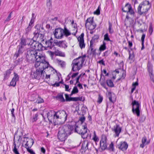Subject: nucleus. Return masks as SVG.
<instances>
[{
  "label": "nucleus",
  "instance_id": "obj_20",
  "mask_svg": "<svg viewBox=\"0 0 154 154\" xmlns=\"http://www.w3.org/2000/svg\"><path fill=\"white\" fill-rule=\"evenodd\" d=\"M38 35L37 36H36V38L35 37V34L34 35V36L33 37V39L35 40H37L38 41H40L41 42H42L44 41L45 40L44 38V33H41L40 34H38Z\"/></svg>",
  "mask_w": 154,
  "mask_h": 154
},
{
  "label": "nucleus",
  "instance_id": "obj_32",
  "mask_svg": "<svg viewBox=\"0 0 154 154\" xmlns=\"http://www.w3.org/2000/svg\"><path fill=\"white\" fill-rule=\"evenodd\" d=\"M106 83L109 87L112 88L114 86V85L111 79L107 80H106Z\"/></svg>",
  "mask_w": 154,
  "mask_h": 154
},
{
  "label": "nucleus",
  "instance_id": "obj_34",
  "mask_svg": "<svg viewBox=\"0 0 154 154\" xmlns=\"http://www.w3.org/2000/svg\"><path fill=\"white\" fill-rule=\"evenodd\" d=\"M93 45V44H90L89 50L91 51L90 54H92L93 55H95L96 54V49H94Z\"/></svg>",
  "mask_w": 154,
  "mask_h": 154
},
{
  "label": "nucleus",
  "instance_id": "obj_30",
  "mask_svg": "<svg viewBox=\"0 0 154 154\" xmlns=\"http://www.w3.org/2000/svg\"><path fill=\"white\" fill-rule=\"evenodd\" d=\"M94 23V21L93 18H88L87 19L86 21L85 26H88L89 24H91Z\"/></svg>",
  "mask_w": 154,
  "mask_h": 154
},
{
  "label": "nucleus",
  "instance_id": "obj_43",
  "mask_svg": "<svg viewBox=\"0 0 154 154\" xmlns=\"http://www.w3.org/2000/svg\"><path fill=\"white\" fill-rule=\"evenodd\" d=\"M109 150L110 151H113L114 150V144L112 142H111L109 148Z\"/></svg>",
  "mask_w": 154,
  "mask_h": 154
},
{
  "label": "nucleus",
  "instance_id": "obj_41",
  "mask_svg": "<svg viewBox=\"0 0 154 154\" xmlns=\"http://www.w3.org/2000/svg\"><path fill=\"white\" fill-rule=\"evenodd\" d=\"M19 77L17 73L15 72L14 73V77L12 79L14 80L17 81L19 80Z\"/></svg>",
  "mask_w": 154,
  "mask_h": 154
},
{
  "label": "nucleus",
  "instance_id": "obj_61",
  "mask_svg": "<svg viewBox=\"0 0 154 154\" xmlns=\"http://www.w3.org/2000/svg\"><path fill=\"white\" fill-rule=\"evenodd\" d=\"M98 63L103 66L105 65V63H104V62L103 61V59H102L100 60H99Z\"/></svg>",
  "mask_w": 154,
  "mask_h": 154
},
{
  "label": "nucleus",
  "instance_id": "obj_56",
  "mask_svg": "<svg viewBox=\"0 0 154 154\" xmlns=\"http://www.w3.org/2000/svg\"><path fill=\"white\" fill-rule=\"evenodd\" d=\"M94 14H96L97 15H99L100 14V11L99 9V7L97 9V10L94 12Z\"/></svg>",
  "mask_w": 154,
  "mask_h": 154
},
{
  "label": "nucleus",
  "instance_id": "obj_22",
  "mask_svg": "<svg viewBox=\"0 0 154 154\" xmlns=\"http://www.w3.org/2000/svg\"><path fill=\"white\" fill-rule=\"evenodd\" d=\"M54 43L56 45L58 46L59 47H64L65 46H66V47L67 46L64 43L63 41H58L56 40L54 42Z\"/></svg>",
  "mask_w": 154,
  "mask_h": 154
},
{
  "label": "nucleus",
  "instance_id": "obj_57",
  "mask_svg": "<svg viewBox=\"0 0 154 154\" xmlns=\"http://www.w3.org/2000/svg\"><path fill=\"white\" fill-rule=\"evenodd\" d=\"M108 95L109 96V99L110 101L113 103H114V101L112 100V98L111 96V93L110 92L108 93Z\"/></svg>",
  "mask_w": 154,
  "mask_h": 154
},
{
  "label": "nucleus",
  "instance_id": "obj_5",
  "mask_svg": "<svg viewBox=\"0 0 154 154\" xmlns=\"http://www.w3.org/2000/svg\"><path fill=\"white\" fill-rule=\"evenodd\" d=\"M85 57L86 56L85 55L82 57H80L74 59L71 64L72 67V70L75 72L80 69L82 66Z\"/></svg>",
  "mask_w": 154,
  "mask_h": 154
},
{
  "label": "nucleus",
  "instance_id": "obj_36",
  "mask_svg": "<svg viewBox=\"0 0 154 154\" xmlns=\"http://www.w3.org/2000/svg\"><path fill=\"white\" fill-rule=\"evenodd\" d=\"M147 67L149 73H152V65L150 63H149L148 64Z\"/></svg>",
  "mask_w": 154,
  "mask_h": 154
},
{
  "label": "nucleus",
  "instance_id": "obj_51",
  "mask_svg": "<svg viewBox=\"0 0 154 154\" xmlns=\"http://www.w3.org/2000/svg\"><path fill=\"white\" fill-rule=\"evenodd\" d=\"M32 27V26H28L26 29V33H28L31 30Z\"/></svg>",
  "mask_w": 154,
  "mask_h": 154
},
{
  "label": "nucleus",
  "instance_id": "obj_23",
  "mask_svg": "<svg viewBox=\"0 0 154 154\" xmlns=\"http://www.w3.org/2000/svg\"><path fill=\"white\" fill-rule=\"evenodd\" d=\"M62 31L63 36L65 35L66 37H68L71 34V33L66 27H64V29H62Z\"/></svg>",
  "mask_w": 154,
  "mask_h": 154
},
{
  "label": "nucleus",
  "instance_id": "obj_8",
  "mask_svg": "<svg viewBox=\"0 0 154 154\" xmlns=\"http://www.w3.org/2000/svg\"><path fill=\"white\" fill-rule=\"evenodd\" d=\"M63 116L64 117L65 120L66 121L67 119V114L66 113L65 111L63 110L58 111L56 112L52 116V117L54 118L53 122L54 121L55 118L56 119H61L63 118Z\"/></svg>",
  "mask_w": 154,
  "mask_h": 154
},
{
  "label": "nucleus",
  "instance_id": "obj_21",
  "mask_svg": "<svg viewBox=\"0 0 154 154\" xmlns=\"http://www.w3.org/2000/svg\"><path fill=\"white\" fill-rule=\"evenodd\" d=\"M52 54H55L57 56H59L61 57H64L65 54L64 53H63L61 51L58 50H56L54 52H50Z\"/></svg>",
  "mask_w": 154,
  "mask_h": 154
},
{
  "label": "nucleus",
  "instance_id": "obj_50",
  "mask_svg": "<svg viewBox=\"0 0 154 154\" xmlns=\"http://www.w3.org/2000/svg\"><path fill=\"white\" fill-rule=\"evenodd\" d=\"M103 100V97L102 96H101L100 95H99L98 97V99L97 100V102L99 103H101Z\"/></svg>",
  "mask_w": 154,
  "mask_h": 154
},
{
  "label": "nucleus",
  "instance_id": "obj_49",
  "mask_svg": "<svg viewBox=\"0 0 154 154\" xmlns=\"http://www.w3.org/2000/svg\"><path fill=\"white\" fill-rule=\"evenodd\" d=\"M14 149L13 150V151L14 152V153L15 154H20L19 152L17 151V149L16 148V144L14 142Z\"/></svg>",
  "mask_w": 154,
  "mask_h": 154
},
{
  "label": "nucleus",
  "instance_id": "obj_11",
  "mask_svg": "<svg viewBox=\"0 0 154 154\" xmlns=\"http://www.w3.org/2000/svg\"><path fill=\"white\" fill-rule=\"evenodd\" d=\"M122 10L123 12H127L128 14H130L131 15H134V12L132 9L131 5L127 4L124 8H122Z\"/></svg>",
  "mask_w": 154,
  "mask_h": 154
},
{
  "label": "nucleus",
  "instance_id": "obj_19",
  "mask_svg": "<svg viewBox=\"0 0 154 154\" xmlns=\"http://www.w3.org/2000/svg\"><path fill=\"white\" fill-rule=\"evenodd\" d=\"M128 145L125 142H121L119 145V148L122 151H125L127 149Z\"/></svg>",
  "mask_w": 154,
  "mask_h": 154
},
{
  "label": "nucleus",
  "instance_id": "obj_13",
  "mask_svg": "<svg viewBox=\"0 0 154 154\" xmlns=\"http://www.w3.org/2000/svg\"><path fill=\"white\" fill-rule=\"evenodd\" d=\"M84 33H82L81 35L78 38V41L79 42V45L81 49L85 48V45L84 39Z\"/></svg>",
  "mask_w": 154,
  "mask_h": 154
},
{
  "label": "nucleus",
  "instance_id": "obj_53",
  "mask_svg": "<svg viewBox=\"0 0 154 154\" xmlns=\"http://www.w3.org/2000/svg\"><path fill=\"white\" fill-rule=\"evenodd\" d=\"M85 117L83 116L79 117V120L81 121L82 123H83L85 121Z\"/></svg>",
  "mask_w": 154,
  "mask_h": 154
},
{
  "label": "nucleus",
  "instance_id": "obj_3",
  "mask_svg": "<svg viewBox=\"0 0 154 154\" xmlns=\"http://www.w3.org/2000/svg\"><path fill=\"white\" fill-rule=\"evenodd\" d=\"M72 128V126L69 125L65 126L59 128V131L57 135L58 139L61 141H64L67 138V136L71 134L70 129Z\"/></svg>",
  "mask_w": 154,
  "mask_h": 154
},
{
  "label": "nucleus",
  "instance_id": "obj_54",
  "mask_svg": "<svg viewBox=\"0 0 154 154\" xmlns=\"http://www.w3.org/2000/svg\"><path fill=\"white\" fill-rule=\"evenodd\" d=\"M47 7L50 8L51 6V3L50 1V0H47V2L46 4Z\"/></svg>",
  "mask_w": 154,
  "mask_h": 154
},
{
  "label": "nucleus",
  "instance_id": "obj_47",
  "mask_svg": "<svg viewBox=\"0 0 154 154\" xmlns=\"http://www.w3.org/2000/svg\"><path fill=\"white\" fill-rule=\"evenodd\" d=\"M146 117L144 115H142L139 119V121L140 122H143L145 120Z\"/></svg>",
  "mask_w": 154,
  "mask_h": 154
},
{
  "label": "nucleus",
  "instance_id": "obj_37",
  "mask_svg": "<svg viewBox=\"0 0 154 154\" xmlns=\"http://www.w3.org/2000/svg\"><path fill=\"white\" fill-rule=\"evenodd\" d=\"M106 43L105 42L103 41V44L100 46L99 48V50L100 51H103L106 49Z\"/></svg>",
  "mask_w": 154,
  "mask_h": 154
},
{
  "label": "nucleus",
  "instance_id": "obj_63",
  "mask_svg": "<svg viewBox=\"0 0 154 154\" xmlns=\"http://www.w3.org/2000/svg\"><path fill=\"white\" fill-rule=\"evenodd\" d=\"M11 16H10V15H9L8 17L5 20V22H6L9 21L11 20Z\"/></svg>",
  "mask_w": 154,
  "mask_h": 154
},
{
  "label": "nucleus",
  "instance_id": "obj_12",
  "mask_svg": "<svg viewBox=\"0 0 154 154\" xmlns=\"http://www.w3.org/2000/svg\"><path fill=\"white\" fill-rule=\"evenodd\" d=\"M18 50L16 51L14 56V58L16 59L20 55H21L24 51L25 48L22 46L18 45L17 47Z\"/></svg>",
  "mask_w": 154,
  "mask_h": 154
},
{
  "label": "nucleus",
  "instance_id": "obj_27",
  "mask_svg": "<svg viewBox=\"0 0 154 154\" xmlns=\"http://www.w3.org/2000/svg\"><path fill=\"white\" fill-rule=\"evenodd\" d=\"M85 26L86 28H87L88 29L92 31L96 28V25L94 22L91 24H89L88 26Z\"/></svg>",
  "mask_w": 154,
  "mask_h": 154
},
{
  "label": "nucleus",
  "instance_id": "obj_7",
  "mask_svg": "<svg viewBox=\"0 0 154 154\" xmlns=\"http://www.w3.org/2000/svg\"><path fill=\"white\" fill-rule=\"evenodd\" d=\"M132 105V112L134 114L136 115L137 116H140V104L138 102L135 100L133 101L131 103Z\"/></svg>",
  "mask_w": 154,
  "mask_h": 154
},
{
  "label": "nucleus",
  "instance_id": "obj_48",
  "mask_svg": "<svg viewBox=\"0 0 154 154\" xmlns=\"http://www.w3.org/2000/svg\"><path fill=\"white\" fill-rule=\"evenodd\" d=\"M72 91V93H74V94L78 93L79 92V90L77 87L76 86H74Z\"/></svg>",
  "mask_w": 154,
  "mask_h": 154
},
{
  "label": "nucleus",
  "instance_id": "obj_39",
  "mask_svg": "<svg viewBox=\"0 0 154 154\" xmlns=\"http://www.w3.org/2000/svg\"><path fill=\"white\" fill-rule=\"evenodd\" d=\"M108 31L110 34H112L113 32V30L112 29V24L110 22H109Z\"/></svg>",
  "mask_w": 154,
  "mask_h": 154
},
{
  "label": "nucleus",
  "instance_id": "obj_26",
  "mask_svg": "<svg viewBox=\"0 0 154 154\" xmlns=\"http://www.w3.org/2000/svg\"><path fill=\"white\" fill-rule=\"evenodd\" d=\"M11 73V72L10 69L7 70L4 74V79L5 80L8 79Z\"/></svg>",
  "mask_w": 154,
  "mask_h": 154
},
{
  "label": "nucleus",
  "instance_id": "obj_17",
  "mask_svg": "<svg viewBox=\"0 0 154 154\" xmlns=\"http://www.w3.org/2000/svg\"><path fill=\"white\" fill-rule=\"evenodd\" d=\"M24 139H26V143L25 144V147H31L34 143V141L32 138H29L26 137H24Z\"/></svg>",
  "mask_w": 154,
  "mask_h": 154
},
{
  "label": "nucleus",
  "instance_id": "obj_24",
  "mask_svg": "<svg viewBox=\"0 0 154 154\" xmlns=\"http://www.w3.org/2000/svg\"><path fill=\"white\" fill-rule=\"evenodd\" d=\"M57 100H59L61 102H64L65 101V99H64L63 96V93L58 94L56 97Z\"/></svg>",
  "mask_w": 154,
  "mask_h": 154
},
{
  "label": "nucleus",
  "instance_id": "obj_4",
  "mask_svg": "<svg viewBox=\"0 0 154 154\" xmlns=\"http://www.w3.org/2000/svg\"><path fill=\"white\" fill-rule=\"evenodd\" d=\"M69 126H72V128L70 129L71 133L73 132H76L82 135V137L83 139L86 138L88 137V134L87 133V126L86 124L84 125H80L79 126L76 125H69Z\"/></svg>",
  "mask_w": 154,
  "mask_h": 154
},
{
  "label": "nucleus",
  "instance_id": "obj_25",
  "mask_svg": "<svg viewBox=\"0 0 154 154\" xmlns=\"http://www.w3.org/2000/svg\"><path fill=\"white\" fill-rule=\"evenodd\" d=\"M36 44V45H35V47L34 48V50L36 51L41 50L42 47V44L37 41Z\"/></svg>",
  "mask_w": 154,
  "mask_h": 154
},
{
  "label": "nucleus",
  "instance_id": "obj_64",
  "mask_svg": "<svg viewBox=\"0 0 154 154\" xmlns=\"http://www.w3.org/2000/svg\"><path fill=\"white\" fill-rule=\"evenodd\" d=\"M79 74V72H76L75 73H74L71 76V77L72 79H73L76 76H77Z\"/></svg>",
  "mask_w": 154,
  "mask_h": 154
},
{
  "label": "nucleus",
  "instance_id": "obj_10",
  "mask_svg": "<svg viewBox=\"0 0 154 154\" xmlns=\"http://www.w3.org/2000/svg\"><path fill=\"white\" fill-rule=\"evenodd\" d=\"M62 29L59 28L55 29L53 34L55 38L58 39H61L63 37Z\"/></svg>",
  "mask_w": 154,
  "mask_h": 154
},
{
  "label": "nucleus",
  "instance_id": "obj_31",
  "mask_svg": "<svg viewBox=\"0 0 154 154\" xmlns=\"http://www.w3.org/2000/svg\"><path fill=\"white\" fill-rule=\"evenodd\" d=\"M82 97H71L69 101H82Z\"/></svg>",
  "mask_w": 154,
  "mask_h": 154
},
{
  "label": "nucleus",
  "instance_id": "obj_60",
  "mask_svg": "<svg viewBox=\"0 0 154 154\" xmlns=\"http://www.w3.org/2000/svg\"><path fill=\"white\" fill-rule=\"evenodd\" d=\"M149 75L151 79L153 81L154 80V75L153 74L152 72L151 73H149Z\"/></svg>",
  "mask_w": 154,
  "mask_h": 154
},
{
  "label": "nucleus",
  "instance_id": "obj_15",
  "mask_svg": "<svg viewBox=\"0 0 154 154\" xmlns=\"http://www.w3.org/2000/svg\"><path fill=\"white\" fill-rule=\"evenodd\" d=\"M35 40L32 38H27V45L30 46L31 48H32L34 50V48L35 47V45H36V43L37 41Z\"/></svg>",
  "mask_w": 154,
  "mask_h": 154
},
{
  "label": "nucleus",
  "instance_id": "obj_42",
  "mask_svg": "<svg viewBox=\"0 0 154 154\" xmlns=\"http://www.w3.org/2000/svg\"><path fill=\"white\" fill-rule=\"evenodd\" d=\"M104 40L107 41H110V38L109 36V35L108 33H106L104 36Z\"/></svg>",
  "mask_w": 154,
  "mask_h": 154
},
{
  "label": "nucleus",
  "instance_id": "obj_46",
  "mask_svg": "<svg viewBox=\"0 0 154 154\" xmlns=\"http://www.w3.org/2000/svg\"><path fill=\"white\" fill-rule=\"evenodd\" d=\"M26 148L27 151L31 154H35V152L31 149H30V147H25Z\"/></svg>",
  "mask_w": 154,
  "mask_h": 154
},
{
  "label": "nucleus",
  "instance_id": "obj_58",
  "mask_svg": "<svg viewBox=\"0 0 154 154\" xmlns=\"http://www.w3.org/2000/svg\"><path fill=\"white\" fill-rule=\"evenodd\" d=\"M149 33L150 35L152 34V33L153 31V28L151 25H150L149 28Z\"/></svg>",
  "mask_w": 154,
  "mask_h": 154
},
{
  "label": "nucleus",
  "instance_id": "obj_35",
  "mask_svg": "<svg viewBox=\"0 0 154 154\" xmlns=\"http://www.w3.org/2000/svg\"><path fill=\"white\" fill-rule=\"evenodd\" d=\"M16 60L14 61V63L16 64V65H17L18 64H20L23 60V59L22 57H21L20 58H18L17 59H15Z\"/></svg>",
  "mask_w": 154,
  "mask_h": 154
},
{
  "label": "nucleus",
  "instance_id": "obj_14",
  "mask_svg": "<svg viewBox=\"0 0 154 154\" xmlns=\"http://www.w3.org/2000/svg\"><path fill=\"white\" fill-rule=\"evenodd\" d=\"M112 130L115 132L116 137H118L121 131L122 128L119 125L116 124L112 128Z\"/></svg>",
  "mask_w": 154,
  "mask_h": 154
},
{
  "label": "nucleus",
  "instance_id": "obj_33",
  "mask_svg": "<svg viewBox=\"0 0 154 154\" xmlns=\"http://www.w3.org/2000/svg\"><path fill=\"white\" fill-rule=\"evenodd\" d=\"M99 38L98 35H94L90 41V44H93L95 43Z\"/></svg>",
  "mask_w": 154,
  "mask_h": 154
},
{
  "label": "nucleus",
  "instance_id": "obj_18",
  "mask_svg": "<svg viewBox=\"0 0 154 154\" xmlns=\"http://www.w3.org/2000/svg\"><path fill=\"white\" fill-rule=\"evenodd\" d=\"M53 39L52 38L50 40L47 41L45 42V45H46V47L49 48L50 49H52V48H54V42H53L52 41Z\"/></svg>",
  "mask_w": 154,
  "mask_h": 154
},
{
  "label": "nucleus",
  "instance_id": "obj_38",
  "mask_svg": "<svg viewBox=\"0 0 154 154\" xmlns=\"http://www.w3.org/2000/svg\"><path fill=\"white\" fill-rule=\"evenodd\" d=\"M38 114L36 113L34 115H33L32 117V118L31 119V121L32 122H33L36 121L37 119V117H38Z\"/></svg>",
  "mask_w": 154,
  "mask_h": 154
},
{
  "label": "nucleus",
  "instance_id": "obj_16",
  "mask_svg": "<svg viewBox=\"0 0 154 154\" xmlns=\"http://www.w3.org/2000/svg\"><path fill=\"white\" fill-rule=\"evenodd\" d=\"M100 147L103 150H105L106 149L107 146L106 139L105 138H102L101 139L100 142Z\"/></svg>",
  "mask_w": 154,
  "mask_h": 154
},
{
  "label": "nucleus",
  "instance_id": "obj_28",
  "mask_svg": "<svg viewBox=\"0 0 154 154\" xmlns=\"http://www.w3.org/2000/svg\"><path fill=\"white\" fill-rule=\"evenodd\" d=\"M57 61L58 65L60 66L61 67L63 68L65 67L66 66V63L63 60L58 59H57Z\"/></svg>",
  "mask_w": 154,
  "mask_h": 154
},
{
  "label": "nucleus",
  "instance_id": "obj_62",
  "mask_svg": "<svg viewBox=\"0 0 154 154\" xmlns=\"http://www.w3.org/2000/svg\"><path fill=\"white\" fill-rule=\"evenodd\" d=\"M14 108H12L11 110V114H12V116L13 117L15 118V115L14 114Z\"/></svg>",
  "mask_w": 154,
  "mask_h": 154
},
{
  "label": "nucleus",
  "instance_id": "obj_55",
  "mask_svg": "<svg viewBox=\"0 0 154 154\" xmlns=\"http://www.w3.org/2000/svg\"><path fill=\"white\" fill-rule=\"evenodd\" d=\"M126 76V72L123 71L122 73V75L121 77L122 79H125Z\"/></svg>",
  "mask_w": 154,
  "mask_h": 154
},
{
  "label": "nucleus",
  "instance_id": "obj_44",
  "mask_svg": "<svg viewBox=\"0 0 154 154\" xmlns=\"http://www.w3.org/2000/svg\"><path fill=\"white\" fill-rule=\"evenodd\" d=\"M16 82L17 81H16L12 79L10 83V85L13 87H15L16 84Z\"/></svg>",
  "mask_w": 154,
  "mask_h": 154
},
{
  "label": "nucleus",
  "instance_id": "obj_40",
  "mask_svg": "<svg viewBox=\"0 0 154 154\" xmlns=\"http://www.w3.org/2000/svg\"><path fill=\"white\" fill-rule=\"evenodd\" d=\"M44 102V100L42 98L38 96L37 99L36 101V103H43Z\"/></svg>",
  "mask_w": 154,
  "mask_h": 154
},
{
  "label": "nucleus",
  "instance_id": "obj_52",
  "mask_svg": "<svg viewBox=\"0 0 154 154\" xmlns=\"http://www.w3.org/2000/svg\"><path fill=\"white\" fill-rule=\"evenodd\" d=\"M65 95L66 98L65 101H69L71 97H69V95L67 94H65Z\"/></svg>",
  "mask_w": 154,
  "mask_h": 154
},
{
  "label": "nucleus",
  "instance_id": "obj_6",
  "mask_svg": "<svg viewBox=\"0 0 154 154\" xmlns=\"http://www.w3.org/2000/svg\"><path fill=\"white\" fill-rule=\"evenodd\" d=\"M149 4V2L146 1L143 2L142 3H140L137 8V11L139 14L140 15H145L149 10V8H147L146 5H148Z\"/></svg>",
  "mask_w": 154,
  "mask_h": 154
},
{
  "label": "nucleus",
  "instance_id": "obj_9",
  "mask_svg": "<svg viewBox=\"0 0 154 154\" xmlns=\"http://www.w3.org/2000/svg\"><path fill=\"white\" fill-rule=\"evenodd\" d=\"M35 28L36 29L34 32V35L35 34V37L37 36L38 34L45 33V30L42 25L38 24L35 25Z\"/></svg>",
  "mask_w": 154,
  "mask_h": 154
},
{
  "label": "nucleus",
  "instance_id": "obj_29",
  "mask_svg": "<svg viewBox=\"0 0 154 154\" xmlns=\"http://www.w3.org/2000/svg\"><path fill=\"white\" fill-rule=\"evenodd\" d=\"M27 44V39L26 40L24 38H22L21 40V42L19 46H22L24 47H25V46Z\"/></svg>",
  "mask_w": 154,
  "mask_h": 154
},
{
  "label": "nucleus",
  "instance_id": "obj_1",
  "mask_svg": "<svg viewBox=\"0 0 154 154\" xmlns=\"http://www.w3.org/2000/svg\"><path fill=\"white\" fill-rule=\"evenodd\" d=\"M26 56V59L27 61L29 62H32L35 60V66L37 67L40 64L42 65V63L41 61H44L45 60V57L42 54L34 50L29 49L25 53Z\"/></svg>",
  "mask_w": 154,
  "mask_h": 154
},
{
  "label": "nucleus",
  "instance_id": "obj_2",
  "mask_svg": "<svg viewBox=\"0 0 154 154\" xmlns=\"http://www.w3.org/2000/svg\"><path fill=\"white\" fill-rule=\"evenodd\" d=\"M40 62L42 63L43 64H40L37 67H36L37 68L36 71L34 72L33 73L34 78L37 79H44L46 73L44 71V69L48 68L50 66L49 63L45 60L44 61H41Z\"/></svg>",
  "mask_w": 154,
  "mask_h": 154
},
{
  "label": "nucleus",
  "instance_id": "obj_45",
  "mask_svg": "<svg viewBox=\"0 0 154 154\" xmlns=\"http://www.w3.org/2000/svg\"><path fill=\"white\" fill-rule=\"evenodd\" d=\"M94 136L93 137V139L94 140L95 142H98L99 141V139L98 138V137L97 136V135L96 134V133L95 131L94 132Z\"/></svg>",
  "mask_w": 154,
  "mask_h": 154
},
{
  "label": "nucleus",
  "instance_id": "obj_59",
  "mask_svg": "<svg viewBox=\"0 0 154 154\" xmlns=\"http://www.w3.org/2000/svg\"><path fill=\"white\" fill-rule=\"evenodd\" d=\"M145 37V34H143L142 35L141 40V43H144V39Z\"/></svg>",
  "mask_w": 154,
  "mask_h": 154
}]
</instances>
